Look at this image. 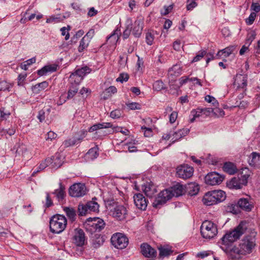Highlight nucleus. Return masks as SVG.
Returning <instances> with one entry per match:
<instances>
[{"label":"nucleus","instance_id":"34","mask_svg":"<svg viewBox=\"0 0 260 260\" xmlns=\"http://www.w3.org/2000/svg\"><path fill=\"white\" fill-rule=\"evenodd\" d=\"M158 250L159 252V255L160 257H162L168 256L173 252V251L171 249L165 246L158 247Z\"/></svg>","mask_w":260,"mask_h":260},{"label":"nucleus","instance_id":"9","mask_svg":"<svg viewBox=\"0 0 260 260\" xmlns=\"http://www.w3.org/2000/svg\"><path fill=\"white\" fill-rule=\"evenodd\" d=\"M193 168L187 165H180L176 168L177 176L183 179L190 178L193 175Z\"/></svg>","mask_w":260,"mask_h":260},{"label":"nucleus","instance_id":"12","mask_svg":"<svg viewBox=\"0 0 260 260\" xmlns=\"http://www.w3.org/2000/svg\"><path fill=\"white\" fill-rule=\"evenodd\" d=\"M224 177L216 172L208 173L205 178V181L207 184L216 185L220 184L223 180Z\"/></svg>","mask_w":260,"mask_h":260},{"label":"nucleus","instance_id":"49","mask_svg":"<svg viewBox=\"0 0 260 260\" xmlns=\"http://www.w3.org/2000/svg\"><path fill=\"white\" fill-rule=\"evenodd\" d=\"M215 107L213 108L212 115L217 117L223 116L224 115V111L222 109Z\"/></svg>","mask_w":260,"mask_h":260},{"label":"nucleus","instance_id":"24","mask_svg":"<svg viewBox=\"0 0 260 260\" xmlns=\"http://www.w3.org/2000/svg\"><path fill=\"white\" fill-rule=\"evenodd\" d=\"M143 29L142 23L140 20H137L135 22L133 28V35L138 38L142 34Z\"/></svg>","mask_w":260,"mask_h":260},{"label":"nucleus","instance_id":"50","mask_svg":"<svg viewBox=\"0 0 260 260\" xmlns=\"http://www.w3.org/2000/svg\"><path fill=\"white\" fill-rule=\"evenodd\" d=\"M127 107L131 110H140L141 109V105L138 103L131 102L126 103Z\"/></svg>","mask_w":260,"mask_h":260},{"label":"nucleus","instance_id":"4","mask_svg":"<svg viewBox=\"0 0 260 260\" xmlns=\"http://www.w3.org/2000/svg\"><path fill=\"white\" fill-rule=\"evenodd\" d=\"M67 220L64 216L56 214L53 216L50 220V229L52 233L60 234L66 229Z\"/></svg>","mask_w":260,"mask_h":260},{"label":"nucleus","instance_id":"58","mask_svg":"<svg viewBox=\"0 0 260 260\" xmlns=\"http://www.w3.org/2000/svg\"><path fill=\"white\" fill-rule=\"evenodd\" d=\"M256 16V13L255 12H252L250 16H249V17L248 18H247L245 20L246 21V23L248 25H251L252 24L255 19V17Z\"/></svg>","mask_w":260,"mask_h":260},{"label":"nucleus","instance_id":"54","mask_svg":"<svg viewBox=\"0 0 260 260\" xmlns=\"http://www.w3.org/2000/svg\"><path fill=\"white\" fill-rule=\"evenodd\" d=\"M132 26L131 23L127 25L126 27L123 32V38L124 39H126L128 38L132 31Z\"/></svg>","mask_w":260,"mask_h":260},{"label":"nucleus","instance_id":"53","mask_svg":"<svg viewBox=\"0 0 260 260\" xmlns=\"http://www.w3.org/2000/svg\"><path fill=\"white\" fill-rule=\"evenodd\" d=\"M153 88L155 90L160 91L166 88V85H165L164 82H154Z\"/></svg>","mask_w":260,"mask_h":260},{"label":"nucleus","instance_id":"62","mask_svg":"<svg viewBox=\"0 0 260 260\" xmlns=\"http://www.w3.org/2000/svg\"><path fill=\"white\" fill-rule=\"evenodd\" d=\"M11 86L9 82H0V90H8Z\"/></svg>","mask_w":260,"mask_h":260},{"label":"nucleus","instance_id":"35","mask_svg":"<svg viewBox=\"0 0 260 260\" xmlns=\"http://www.w3.org/2000/svg\"><path fill=\"white\" fill-rule=\"evenodd\" d=\"M90 69L87 67H85L77 70L76 73L73 75L74 76L81 77V79H82V77L85 76L86 74L90 73Z\"/></svg>","mask_w":260,"mask_h":260},{"label":"nucleus","instance_id":"5","mask_svg":"<svg viewBox=\"0 0 260 260\" xmlns=\"http://www.w3.org/2000/svg\"><path fill=\"white\" fill-rule=\"evenodd\" d=\"M201 233L204 238H214L217 234L216 224L210 220L204 221L201 226Z\"/></svg>","mask_w":260,"mask_h":260},{"label":"nucleus","instance_id":"18","mask_svg":"<svg viewBox=\"0 0 260 260\" xmlns=\"http://www.w3.org/2000/svg\"><path fill=\"white\" fill-rule=\"evenodd\" d=\"M142 189L145 194L149 198H152L156 192L154 185L149 182H147L142 186Z\"/></svg>","mask_w":260,"mask_h":260},{"label":"nucleus","instance_id":"36","mask_svg":"<svg viewBox=\"0 0 260 260\" xmlns=\"http://www.w3.org/2000/svg\"><path fill=\"white\" fill-rule=\"evenodd\" d=\"M52 158H47L45 160V161L42 162L39 167H38V170H37L36 171H35L32 175H34L35 173H36L38 172H39L40 171L44 170L45 168H46L48 166L50 165L51 164V162H52Z\"/></svg>","mask_w":260,"mask_h":260},{"label":"nucleus","instance_id":"14","mask_svg":"<svg viewBox=\"0 0 260 260\" xmlns=\"http://www.w3.org/2000/svg\"><path fill=\"white\" fill-rule=\"evenodd\" d=\"M133 198L135 204L138 209L143 210L146 209L147 202L142 194L140 193L135 194Z\"/></svg>","mask_w":260,"mask_h":260},{"label":"nucleus","instance_id":"37","mask_svg":"<svg viewBox=\"0 0 260 260\" xmlns=\"http://www.w3.org/2000/svg\"><path fill=\"white\" fill-rule=\"evenodd\" d=\"M155 34H156V32L154 31H150L146 34L145 39L148 45H151L153 44Z\"/></svg>","mask_w":260,"mask_h":260},{"label":"nucleus","instance_id":"48","mask_svg":"<svg viewBox=\"0 0 260 260\" xmlns=\"http://www.w3.org/2000/svg\"><path fill=\"white\" fill-rule=\"evenodd\" d=\"M87 154L91 159H94L96 158L99 155L98 153V148L96 147H93L90 149Z\"/></svg>","mask_w":260,"mask_h":260},{"label":"nucleus","instance_id":"64","mask_svg":"<svg viewBox=\"0 0 260 260\" xmlns=\"http://www.w3.org/2000/svg\"><path fill=\"white\" fill-rule=\"evenodd\" d=\"M178 116L177 112L174 111L170 115V122L171 123H173L176 121Z\"/></svg>","mask_w":260,"mask_h":260},{"label":"nucleus","instance_id":"32","mask_svg":"<svg viewBox=\"0 0 260 260\" xmlns=\"http://www.w3.org/2000/svg\"><path fill=\"white\" fill-rule=\"evenodd\" d=\"M48 86L47 82H39L32 86V90L35 93H38Z\"/></svg>","mask_w":260,"mask_h":260},{"label":"nucleus","instance_id":"31","mask_svg":"<svg viewBox=\"0 0 260 260\" xmlns=\"http://www.w3.org/2000/svg\"><path fill=\"white\" fill-rule=\"evenodd\" d=\"M83 137L80 138H72L69 139H68L66 141H64L63 143V145L66 147H68L71 146H73L79 142H80L81 140L82 139Z\"/></svg>","mask_w":260,"mask_h":260},{"label":"nucleus","instance_id":"28","mask_svg":"<svg viewBox=\"0 0 260 260\" xmlns=\"http://www.w3.org/2000/svg\"><path fill=\"white\" fill-rule=\"evenodd\" d=\"M120 34V30L116 29L112 34L107 38V41H109L111 44H115L119 39Z\"/></svg>","mask_w":260,"mask_h":260},{"label":"nucleus","instance_id":"45","mask_svg":"<svg viewBox=\"0 0 260 260\" xmlns=\"http://www.w3.org/2000/svg\"><path fill=\"white\" fill-rule=\"evenodd\" d=\"M16 153L19 155L21 154L24 157H27V158L29 157H27L26 155L28 154V152L27 151L26 147L24 145H20L16 150Z\"/></svg>","mask_w":260,"mask_h":260},{"label":"nucleus","instance_id":"17","mask_svg":"<svg viewBox=\"0 0 260 260\" xmlns=\"http://www.w3.org/2000/svg\"><path fill=\"white\" fill-rule=\"evenodd\" d=\"M239 206L243 210L250 211L253 207L252 202L250 197L247 198H241L238 202Z\"/></svg>","mask_w":260,"mask_h":260},{"label":"nucleus","instance_id":"59","mask_svg":"<svg viewBox=\"0 0 260 260\" xmlns=\"http://www.w3.org/2000/svg\"><path fill=\"white\" fill-rule=\"evenodd\" d=\"M206 54L205 51H200L198 54L193 58L192 62H197L200 60Z\"/></svg>","mask_w":260,"mask_h":260},{"label":"nucleus","instance_id":"25","mask_svg":"<svg viewBox=\"0 0 260 260\" xmlns=\"http://www.w3.org/2000/svg\"><path fill=\"white\" fill-rule=\"evenodd\" d=\"M224 172L230 175H233L237 172V169L235 165L230 162H225L223 166Z\"/></svg>","mask_w":260,"mask_h":260},{"label":"nucleus","instance_id":"47","mask_svg":"<svg viewBox=\"0 0 260 260\" xmlns=\"http://www.w3.org/2000/svg\"><path fill=\"white\" fill-rule=\"evenodd\" d=\"M248 171V169H245L243 170L242 174L241 175V177H240V180H241L242 183L244 184V185H246L247 183V180L249 177V174L247 173V172Z\"/></svg>","mask_w":260,"mask_h":260},{"label":"nucleus","instance_id":"55","mask_svg":"<svg viewBox=\"0 0 260 260\" xmlns=\"http://www.w3.org/2000/svg\"><path fill=\"white\" fill-rule=\"evenodd\" d=\"M122 112L119 109H116L110 113V117L113 119H117L121 117Z\"/></svg>","mask_w":260,"mask_h":260},{"label":"nucleus","instance_id":"1","mask_svg":"<svg viewBox=\"0 0 260 260\" xmlns=\"http://www.w3.org/2000/svg\"><path fill=\"white\" fill-rule=\"evenodd\" d=\"M253 236H246L243 238L238 247H233L230 251V255L231 258L235 260L239 259L242 255L250 253L255 245L254 237L256 232H252Z\"/></svg>","mask_w":260,"mask_h":260},{"label":"nucleus","instance_id":"2","mask_svg":"<svg viewBox=\"0 0 260 260\" xmlns=\"http://www.w3.org/2000/svg\"><path fill=\"white\" fill-rule=\"evenodd\" d=\"M248 223L241 221L232 231L225 234L221 239V243L228 245L238 239L247 230Z\"/></svg>","mask_w":260,"mask_h":260},{"label":"nucleus","instance_id":"38","mask_svg":"<svg viewBox=\"0 0 260 260\" xmlns=\"http://www.w3.org/2000/svg\"><path fill=\"white\" fill-rule=\"evenodd\" d=\"M78 84L75 83V84H72L71 86L70 87L68 94V99H72L74 97L75 94L77 92L78 90Z\"/></svg>","mask_w":260,"mask_h":260},{"label":"nucleus","instance_id":"27","mask_svg":"<svg viewBox=\"0 0 260 260\" xmlns=\"http://www.w3.org/2000/svg\"><path fill=\"white\" fill-rule=\"evenodd\" d=\"M117 92V88L115 86H110L107 88L105 91L101 94L102 99L107 100L113 94Z\"/></svg>","mask_w":260,"mask_h":260},{"label":"nucleus","instance_id":"16","mask_svg":"<svg viewBox=\"0 0 260 260\" xmlns=\"http://www.w3.org/2000/svg\"><path fill=\"white\" fill-rule=\"evenodd\" d=\"M57 68L58 66L55 64H48L38 70L37 73L38 75L40 76H47L56 71Z\"/></svg>","mask_w":260,"mask_h":260},{"label":"nucleus","instance_id":"7","mask_svg":"<svg viewBox=\"0 0 260 260\" xmlns=\"http://www.w3.org/2000/svg\"><path fill=\"white\" fill-rule=\"evenodd\" d=\"M112 244L116 248L122 249L126 247L128 244V239L123 234L116 233L111 238Z\"/></svg>","mask_w":260,"mask_h":260},{"label":"nucleus","instance_id":"3","mask_svg":"<svg viewBox=\"0 0 260 260\" xmlns=\"http://www.w3.org/2000/svg\"><path fill=\"white\" fill-rule=\"evenodd\" d=\"M225 198V193L223 191L214 190L206 193L202 201L205 205L211 206L223 201Z\"/></svg>","mask_w":260,"mask_h":260},{"label":"nucleus","instance_id":"8","mask_svg":"<svg viewBox=\"0 0 260 260\" xmlns=\"http://www.w3.org/2000/svg\"><path fill=\"white\" fill-rule=\"evenodd\" d=\"M172 194L169 189L161 191L154 201L153 206L155 208H160L161 206L165 204L173 197Z\"/></svg>","mask_w":260,"mask_h":260},{"label":"nucleus","instance_id":"57","mask_svg":"<svg viewBox=\"0 0 260 260\" xmlns=\"http://www.w3.org/2000/svg\"><path fill=\"white\" fill-rule=\"evenodd\" d=\"M70 26H68V27H63L60 29V31L61 32V35L62 36H65V40H68L70 38V34L69 32V30L70 29Z\"/></svg>","mask_w":260,"mask_h":260},{"label":"nucleus","instance_id":"20","mask_svg":"<svg viewBox=\"0 0 260 260\" xmlns=\"http://www.w3.org/2000/svg\"><path fill=\"white\" fill-rule=\"evenodd\" d=\"M228 185L230 188L238 189L241 188L244 184L242 183L240 177H234L229 181Z\"/></svg>","mask_w":260,"mask_h":260},{"label":"nucleus","instance_id":"21","mask_svg":"<svg viewBox=\"0 0 260 260\" xmlns=\"http://www.w3.org/2000/svg\"><path fill=\"white\" fill-rule=\"evenodd\" d=\"M169 190L173 194L172 197H177L184 193V188L182 185L177 184L170 188Z\"/></svg>","mask_w":260,"mask_h":260},{"label":"nucleus","instance_id":"52","mask_svg":"<svg viewBox=\"0 0 260 260\" xmlns=\"http://www.w3.org/2000/svg\"><path fill=\"white\" fill-rule=\"evenodd\" d=\"M205 101L209 103H212L214 107H217L219 105L217 101L214 97L209 95L205 96Z\"/></svg>","mask_w":260,"mask_h":260},{"label":"nucleus","instance_id":"60","mask_svg":"<svg viewBox=\"0 0 260 260\" xmlns=\"http://www.w3.org/2000/svg\"><path fill=\"white\" fill-rule=\"evenodd\" d=\"M129 78V76L127 73H122L119 75V76L116 79V81H127Z\"/></svg>","mask_w":260,"mask_h":260},{"label":"nucleus","instance_id":"41","mask_svg":"<svg viewBox=\"0 0 260 260\" xmlns=\"http://www.w3.org/2000/svg\"><path fill=\"white\" fill-rule=\"evenodd\" d=\"M86 205L89 212H96L99 210V205L94 201H90Z\"/></svg>","mask_w":260,"mask_h":260},{"label":"nucleus","instance_id":"33","mask_svg":"<svg viewBox=\"0 0 260 260\" xmlns=\"http://www.w3.org/2000/svg\"><path fill=\"white\" fill-rule=\"evenodd\" d=\"M104 242V240L102 237L98 235L95 236L92 240V245L94 248H98L102 246Z\"/></svg>","mask_w":260,"mask_h":260},{"label":"nucleus","instance_id":"10","mask_svg":"<svg viewBox=\"0 0 260 260\" xmlns=\"http://www.w3.org/2000/svg\"><path fill=\"white\" fill-rule=\"evenodd\" d=\"M86 186L80 183H75L72 185L69 189V194L73 197H80L85 194Z\"/></svg>","mask_w":260,"mask_h":260},{"label":"nucleus","instance_id":"23","mask_svg":"<svg viewBox=\"0 0 260 260\" xmlns=\"http://www.w3.org/2000/svg\"><path fill=\"white\" fill-rule=\"evenodd\" d=\"M65 187L61 183H59V188L56 189L53 192L58 201H62L66 196Z\"/></svg>","mask_w":260,"mask_h":260},{"label":"nucleus","instance_id":"51","mask_svg":"<svg viewBox=\"0 0 260 260\" xmlns=\"http://www.w3.org/2000/svg\"><path fill=\"white\" fill-rule=\"evenodd\" d=\"M89 211L87 205H79L78 206L79 215L82 216L86 214Z\"/></svg>","mask_w":260,"mask_h":260},{"label":"nucleus","instance_id":"30","mask_svg":"<svg viewBox=\"0 0 260 260\" xmlns=\"http://www.w3.org/2000/svg\"><path fill=\"white\" fill-rule=\"evenodd\" d=\"M189 133V129L187 128H183L179 129L178 131L175 132L173 135V139L175 140H178L181 139L182 137L185 136Z\"/></svg>","mask_w":260,"mask_h":260},{"label":"nucleus","instance_id":"6","mask_svg":"<svg viewBox=\"0 0 260 260\" xmlns=\"http://www.w3.org/2000/svg\"><path fill=\"white\" fill-rule=\"evenodd\" d=\"M105 226L104 221L99 218L88 219L85 224L86 230L91 233L100 232L105 228Z\"/></svg>","mask_w":260,"mask_h":260},{"label":"nucleus","instance_id":"22","mask_svg":"<svg viewBox=\"0 0 260 260\" xmlns=\"http://www.w3.org/2000/svg\"><path fill=\"white\" fill-rule=\"evenodd\" d=\"M235 49V46H230L223 49L219 50L217 52L216 56L221 57V56L223 55L224 57H227L232 54Z\"/></svg>","mask_w":260,"mask_h":260},{"label":"nucleus","instance_id":"42","mask_svg":"<svg viewBox=\"0 0 260 260\" xmlns=\"http://www.w3.org/2000/svg\"><path fill=\"white\" fill-rule=\"evenodd\" d=\"M89 39H86V37H83L80 41L79 46L78 47V50L79 52L83 51L85 48H86L89 43Z\"/></svg>","mask_w":260,"mask_h":260},{"label":"nucleus","instance_id":"13","mask_svg":"<svg viewBox=\"0 0 260 260\" xmlns=\"http://www.w3.org/2000/svg\"><path fill=\"white\" fill-rule=\"evenodd\" d=\"M127 215V209L123 205L116 206L112 211L113 216L119 220H122L125 219Z\"/></svg>","mask_w":260,"mask_h":260},{"label":"nucleus","instance_id":"29","mask_svg":"<svg viewBox=\"0 0 260 260\" xmlns=\"http://www.w3.org/2000/svg\"><path fill=\"white\" fill-rule=\"evenodd\" d=\"M187 189L190 195L194 196L198 193L200 188L198 184L194 183H191L188 185Z\"/></svg>","mask_w":260,"mask_h":260},{"label":"nucleus","instance_id":"43","mask_svg":"<svg viewBox=\"0 0 260 260\" xmlns=\"http://www.w3.org/2000/svg\"><path fill=\"white\" fill-rule=\"evenodd\" d=\"M50 109H44L40 111L38 115V118L40 122H42L45 118L49 115Z\"/></svg>","mask_w":260,"mask_h":260},{"label":"nucleus","instance_id":"11","mask_svg":"<svg viewBox=\"0 0 260 260\" xmlns=\"http://www.w3.org/2000/svg\"><path fill=\"white\" fill-rule=\"evenodd\" d=\"M72 241L73 243L77 246L82 247L84 246L86 243V240L83 231L80 229H76L74 230Z\"/></svg>","mask_w":260,"mask_h":260},{"label":"nucleus","instance_id":"39","mask_svg":"<svg viewBox=\"0 0 260 260\" xmlns=\"http://www.w3.org/2000/svg\"><path fill=\"white\" fill-rule=\"evenodd\" d=\"M36 61L35 57H32L30 59H29L22 63H21L20 65V68L25 70L26 71L28 69V67L31 65L32 64L34 63Z\"/></svg>","mask_w":260,"mask_h":260},{"label":"nucleus","instance_id":"40","mask_svg":"<svg viewBox=\"0 0 260 260\" xmlns=\"http://www.w3.org/2000/svg\"><path fill=\"white\" fill-rule=\"evenodd\" d=\"M63 210L70 219L72 220H74L75 219L76 214L74 209L72 208L65 207L64 208Z\"/></svg>","mask_w":260,"mask_h":260},{"label":"nucleus","instance_id":"56","mask_svg":"<svg viewBox=\"0 0 260 260\" xmlns=\"http://www.w3.org/2000/svg\"><path fill=\"white\" fill-rule=\"evenodd\" d=\"M202 115H205L206 116H209L212 115L213 108H200Z\"/></svg>","mask_w":260,"mask_h":260},{"label":"nucleus","instance_id":"44","mask_svg":"<svg viewBox=\"0 0 260 260\" xmlns=\"http://www.w3.org/2000/svg\"><path fill=\"white\" fill-rule=\"evenodd\" d=\"M190 116L192 117L189 119V122L192 123L194 121L196 118H198L202 116L200 108H198L196 110H192Z\"/></svg>","mask_w":260,"mask_h":260},{"label":"nucleus","instance_id":"46","mask_svg":"<svg viewBox=\"0 0 260 260\" xmlns=\"http://www.w3.org/2000/svg\"><path fill=\"white\" fill-rule=\"evenodd\" d=\"M10 112L4 108L0 109V119L1 120L7 119L10 115Z\"/></svg>","mask_w":260,"mask_h":260},{"label":"nucleus","instance_id":"19","mask_svg":"<svg viewBox=\"0 0 260 260\" xmlns=\"http://www.w3.org/2000/svg\"><path fill=\"white\" fill-rule=\"evenodd\" d=\"M51 158H52V160L50 165H51L52 167L53 168L60 167L63 162L64 157L60 153H56Z\"/></svg>","mask_w":260,"mask_h":260},{"label":"nucleus","instance_id":"61","mask_svg":"<svg viewBox=\"0 0 260 260\" xmlns=\"http://www.w3.org/2000/svg\"><path fill=\"white\" fill-rule=\"evenodd\" d=\"M173 9V5L169 6H164V9L161 11V14L162 15H166L168 14Z\"/></svg>","mask_w":260,"mask_h":260},{"label":"nucleus","instance_id":"15","mask_svg":"<svg viewBox=\"0 0 260 260\" xmlns=\"http://www.w3.org/2000/svg\"><path fill=\"white\" fill-rule=\"evenodd\" d=\"M141 249L142 254L146 257L153 258L156 256V251L147 243L142 244Z\"/></svg>","mask_w":260,"mask_h":260},{"label":"nucleus","instance_id":"63","mask_svg":"<svg viewBox=\"0 0 260 260\" xmlns=\"http://www.w3.org/2000/svg\"><path fill=\"white\" fill-rule=\"evenodd\" d=\"M52 205H53V202L50 198V196L49 193L47 192L46 197L45 206H46V207L48 208V207L51 206Z\"/></svg>","mask_w":260,"mask_h":260},{"label":"nucleus","instance_id":"26","mask_svg":"<svg viewBox=\"0 0 260 260\" xmlns=\"http://www.w3.org/2000/svg\"><path fill=\"white\" fill-rule=\"evenodd\" d=\"M181 73V68L179 64H175L168 71V75L172 78L174 77H177L180 75Z\"/></svg>","mask_w":260,"mask_h":260}]
</instances>
